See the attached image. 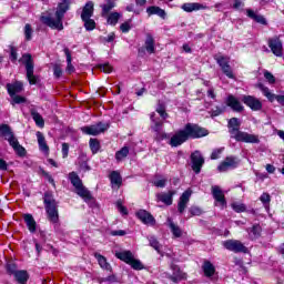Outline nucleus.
<instances>
[{"label":"nucleus","instance_id":"nucleus-16","mask_svg":"<svg viewBox=\"0 0 284 284\" xmlns=\"http://www.w3.org/2000/svg\"><path fill=\"white\" fill-rule=\"evenodd\" d=\"M172 275H169L170 281L173 283H181V281L187 280V273H184L181 271V268L178 265L172 264L171 265Z\"/></svg>","mask_w":284,"mask_h":284},{"label":"nucleus","instance_id":"nucleus-18","mask_svg":"<svg viewBox=\"0 0 284 284\" xmlns=\"http://www.w3.org/2000/svg\"><path fill=\"white\" fill-rule=\"evenodd\" d=\"M268 48L275 57H283V42L278 38L268 40Z\"/></svg>","mask_w":284,"mask_h":284},{"label":"nucleus","instance_id":"nucleus-25","mask_svg":"<svg viewBox=\"0 0 284 284\" xmlns=\"http://www.w3.org/2000/svg\"><path fill=\"white\" fill-rule=\"evenodd\" d=\"M174 194H176L175 191H169L168 193H158L156 199L158 201H161V203H164V205H172Z\"/></svg>","mask_w":284,"mask_h":284},{"label":"nucleus","instance_id":"nucleus-30","mask_svg":"<svg viewBox=\"0 0 284 284\" xmlns=\"http://www.w3.org/2000/svg\"><path fill=\"white\" fill-rule=\"evenodd\" d=\"M12 276H14L16 281L20 284L28 283V278H30L27 271H12Z\"/></svg>","mask_w":284,"mask_h":284},{"label":"nucleus","instance_id":"nucleus-50","mask_svg":"<svg viewBox=\"0 0 284 284\" xmlns=\"http://www.w3.org/2000/svg\"><path fill=\"white\" fill-rule=\"evenodd\" d=\"M155 112H158V114L161 116V119H163V120H165V119H168V112H165V106L163 105V104H160L158 108H156V110H155Z\"/></svg>","mask_w":284,"mask_h":284},{"label":"nucleus","instance_id":"nucleus-17","mask_svg":"<svg viewBox=\"0 0 284 284\" xmlns=\"http://www.w3.org/2000/svg\"><path fill=\"white\" fill-rule=\"evenodd\" d=\"M191 196H192V189H187L180 196V200L178 203V212H180V214H183L185 212V209L187 207V204L190 203Z\"/></svg>","mask_w":284,"mask_h":284},{"label":"nucleus","instance_id":"nucleus-19","mask_svg":"<svg viewBox=\"0 0 284 284\" xmlns=\"http://www.w3.org/2000/svg\"><path fill=\"white\" fill-rule=\"evenodd\" d=\"M44 203L50 222L57 223L59 221V211H57V205H54V202H50L48 200H44Z\"/></svg>","mask_w":284,"mask_h":284},{"label":"nucleus","instance_id":"nucleus-8","mask_svg":"<svg viewBox=\"0 0 284 284\" xmlns=\"http://www.w3.org/2000/svg\"><path fill=\"white\" fill-rule=\"evenodd\" d=\"M216 63L220 65L223 74L227 77V79H235L234 71H232V67H230V58L225 55H215L214 57Z\"/></svg>","mask_w":284,"mask_h":284},{"label":"nucleus","instance_id":"nucleus-13","mask_svg":"<svg viewBox=\"0 0 284 284\" xmlns=\"http://www.w3.org/2000/svg\"><path fill=\"white\" fill-rule=\"evenodd\" d=\"M191 163L192 170L195 172V174H200L201 169L203 168V163H205V160L203 159V155H201V152L195 151L192 153Z\"/></svg>","mask_w":284,"mask_h":284},{"label":"nucleus","instance_id":"nucleus-38","mask_svg":"<svg viewBox=\"0 0 284 284\" xmlns=\"http://www.w3.org/2000/svg\"><path fill=\"white\" fill-rule=\"evenodd\" d=\"M247 232H248L250 239L254 241L255 239H258V236H261V232H262L261 225L255 224L252 226L251 230H247Z\"/></svg>","mask_w":284,"mask_h":284},{"label":"nucleus","instance_id":"nucleus-5","mask_svg":"<svg viewBox=\"0 0 284 284\" xmlns=\"http://www.w3.org/2000/svg\"><path fill=\"white\" fill-rule=\"evenodd\" d=\"M115 256L120 261H123V263H126V265H130L132 267V270L141 271L144 268L141 260L136 258L134 256V253H132L131 251L116 252Z\"/></svg>","mask_w":284,"mask_h":284},{"label":"nucleus","instance_id":"nucleus-56","mask_svg":"<svg viewBox=\"0 0 284 284\" xmlns=\"http://www.w3.org/2000/svg\"><path fill=\"white\" fill-rule=\"evenodd\" d=\"M70 152V145L68 143H62V158L68 159Z\"/></svg>","mask_w":284,"mask_h":284},{"label":"nucleus","instance_id":"nucleus-35","mask_svg":"<svg viewBox=\"0 0 284 284\" xmlns=\"http://www.w3.org/2000/svg\"><path fill=\"white\" fill-rule=\"evenodd\" d=\"M128 154H130V149L128 146L122 148L115 153V161H118V163L125 161V159H128Z\"/></svg>","mask_w":284,"mask_h":284},{"label":"nucleus","instance_id":"nucleus-48","mask_svg":"<svg viewBox=\"0 0 284 284\" xmlns=\"http://www.w3.org/2000/svg\"><path fill=\"white\" fill-rule=\"evenodd\" d=\"M82 21L84 22L85 30H94V28H97V22H94V20L91 18Z\"/></svg>","mask_w":284,"mask_h":284},{"label":"nucleus","instance_id":"nucleus-10","mask_svg":"<svg viewBox=\"0 0 284 284\" xmlns=\"http://www.w3.org/2000/svg\"><path fill=\"white\" fill-rule=\"evenodd\" d=\"M151 130L155 132L158 139H165V132H163V120L156 115L155 112L151 113Z\"/></svg>","mask_w":284,"mask_h":284},{"label":"nucleus","instance_id":"nucleus-40","mask_svg":"<svg viewBox=\"0 0 284 284\" xmlns=\"http://www.w3.org/2000/svg\"><path fill=\"white\" fill-rule=\"evenodd\" d=\"M149 243H150V246L153 247V250H155V252H158V254L163 256V251H161V244L159 243V240H156V237L150 236Z\"/></svg>","mask_w":284,"mask_h":284},{"label":"nucleus","instance_id":"nucleus-24","mask_svg":"<svg viewBox=\"0 0 284 284\" xmlns=\"http://www.w3.org/2000/svg\"><path fill=\"white\" fill-rule=\"evenodd\" d=\"M226 105L233 110V112H243V105L239 101V99L234 98V95H229L226 99Z\"/></svg>","mask_w":284,"mask_h":284},{"label":"nucleus","instance_id":"nucleus-6","mask_svg":"<svg viewBox=\"0 0 284 284\" xmlns=\"http://www.w3.org/2000/svg\"><path fill=\"white\" fill-rule=\"evenodd\" d=\"M21 63L26 65L27 79L31 85L37 83V77H34V63L32 62V55L23 54L21 58Z\"/></svg>","mask_w":284,"mask_h":284},{"label":"nucleus","instance_id":"nucleus-22","mask_svg":"<svg viewBox=\"0 0 284 284\" xmlns=\"http://www.w3.org/2000/svg\"><path fill=\"white\" fill-rule=\"evenodd\" d=\"M184 12H197L199 10H207V7L199 2H186L181 6Z\"/></svg>","mask_w":284,"mask_h":284},{"label":"nucleus","instance_id":"nucleus-49","mask_svg":"<svg viewBox=\"0 0 284 284\" xmlns=\"http://www.w3.org/2000/svg\"><path fill=\"white\" fill-rule=\"evenodd\" d=\"M11 105H19L21 103H26V98L21 97V95H11Z\"/></svg>","mask_w":284,"mask_h":284},{"label":"nucleus","instance_id":"nucleus-1","mask_svg":"<svg viewBox=\"0 0 284 284\" xmlns=\"http://www.w3.org/2000/svg\"><path fill=\"white\" fill-rule=\"evenodd\" d=\"M71 4L72 0H61L55 9V18H52V16L47 12L42 13L40 21L52 30H63V17H65V12L70 10Z\"/></svg>","mask_w":284,"mask_h":284},{"label":"nucleus","instance_id":"nucleus-52","mask_svg":"<svg viewBox=\"0 0 284 284\" xmlns=\"http://www.w3.org/2000/svg\"><path fill=\"white\" fill-rule=\"evenodd\" d=\"M116 209L122 214V216H128V207L123 206V203L121 201L116 202Z\"/></svg>","mask_w":284,"mask_h":284},{"label":"nucleus","instance_id":"nucleus-32","mask_svg":"<svg viewBox=\"0 0 284 284\" xmlns=\"http://www.w3.org/2000/svg\"><path fill=\"white\" fill-rule=\"evenodd\" d=\"M146 13L149 14V17H152V14H156L161 19H165V10L161 9L160 7H149L146 9Z\"/></svg>","mask_w":284,"mask_h":284},{"label":"nucleus","instance_id":"nucleus-12","mask_svg":"<svg viewBox=\"0 0 284 284\" xmlns=\"http://www.w3.org/2000/svg\"><path fill=\"white\" fill-rule=\"evenodd\" d=\"M241 164V160L235 156H227L219 166V172H227V170H234Z\"/></svg>","mask_w":284,"mask_h":284},{"label":"nucleus","instance_id":"nucleus-60","mask_svg":"<svg viewBox=\"0 0 284 284\" xmlns=\"http://www.w3.org/2000/svg\"><path fill=\"white\" fill-rule=\"evenodd\" d=\"M253 20L256 21L257 23H262V26H265V23H267L265 18L263 16H258V14H256Z\"/></svg>","mask_w":284,"mask_h":284},{"label":"nucleus","instance_id":"nucleus-31","mask_svg":"<svg viewBox=\"0 0 284 284\" xmlns=\"http://www.w3.org/2000/svg\"><path fill=\"white\" fill-rule=\"evenodd\" d=\"M94 257L97 258V261L102 270H105L106 272H112V266L110 265V263H108V260L105 258V256H103L99 253H95Z\"/></svg>","mask_w":284,"mask_h":284},{"label":"nucleus","instance_id":"nucleus-33","mask_svg":"<svg viewBox=\"0 0 284 284\" xmlns=\"http://www.w3.org/2000/svg\"><path fill=\"white\" fill-rule=\"evenodd\" d=\"M31 116H32L36 125H38V128H44L45 121L43 120V116H41L40 113L37 112V110L31 109Z\"/></svg>","mask_w":284,"mask_h":284},{"label":"nucleus","instance_id":"nucleus-61","mask_svg":"<svg viewBox=\"0 0 284 284\" xmlns=\"http://www.w3.org/2000/svg\"><path fill=\"white\" fill-rule=\"evenodd\" d=\"M111 236H125V231L123 230L111 231Z\"/></svg>","mask_w":284,"mask_h":284},{"label":"nucleus","instance_id":"nucleus-64","mask_svg":"<svg viewBox=\"0 0 284 284\" xmlns=\"http://www.w3.org/2000/svg\"><path fill=\"white\" fill-rule=\"evenodd\" d=\"M274 99L277 101V103L284 105V95H275Z\"/></svg>","mask_w":284,"mask_h":284},{"label":"nucleus","instance_id":"nucleus-7","mask_svg":"<svg viewBox=\"0 0 284 284\" xmlns=\"http://www.w3.org/2000/svg\"><path fill=\"white\" fill-rule=\"evenodd\" d=\"M109 128L110 124L100 122L97 124L82 126L81 132H83V134H89L90 136H97L99 134H103V132L108 131Z\"/></svg>","mask_w":284,"mask_h":284},{"label":"nucleus","instance_id":"nucleus-46","mask_svg":"<svg viewBox=\"0 0 284 284\" xmlns=\"http://www.w3.org/2000/svg\"><path fill=\"white\" fill-rule=\"evenodd\" d=\"M153 185H155V187H165V185H168V180L166 178H156L154 181H153Z\"/></svg>","mask_w":284,"mask_h":284},{"label":"nucleus","instance_id":"nucleus-44","mask_svg":"<svg viewBox=\"0 0 284 284\" xmlns=\"http://www.w3.org/2000/svg\"><path fill=\"white\" fill-rule=\"evenodd\" d=\"M258 88L263 92L264 97L268 99V101H274L276 95L270 92V89H267V87H264L263 84H258Z\"/></svg>","mask_w":284,"mask_h":284},{"label":"nucleus","instance_id":"nucleus-39","mask_svg":"<svg viewBox=\"0 0 284 284\" xmlns=\"http://www.w3.org/2000/svg\"><path fill=\"white\" fill-rule=\"evenodd\" d=\"M145 50L149 54H154V38H152V36H148L146 40H145Z\"/></svg>","mask_w":284,"mask_h":284},{"label":"nucleus","instance_id":"nucleus-45","mask_svg":"<svg viewBox=\"0 0 284 284\" xmlns=\"http://www.w3.org/2000/svg\"><path fill=\"white\" fill-rule=\"evenodd\" d=\"M89 143H90V149L93 154H97V152H99V150H101V143H99V140L91 139Z\"/></svg>","mask_w":284,"mask_h":284},{"label":"nucleus","instance_id":"nucleus-58","mask_svg":"<svg viewBox=\"0 0 284 284\" xmlns=\"http://www.w3.org/2000/svg\"><path fill=\"white\" fill-rule=\"evenodd\" d=\"M264 78L266 79V81H268V83H276V79L274 78V75L268 72V71H265L264 72Z\"/></svg>","mask_w":284,"mask_h":284},{"label":"nucleus","instance_id":"nucleus-14","mask_svg":"<svg viewBox=\"0 0 284 284\" xmlns=\"http://www.w3.org/2000/svg\"><path fill=\"white\" fill-rule=\"evenodd\" d=\"M187 133H185V129L176 131L175 134L170 140L171 148H179V145H183L185 141H187Z\"/></svg>","mask_w":284,"mask_h":284},{"label":"nucleus","instance_id":"nucleus-63","mask_svg":"<svg viewBox=\"0 0 284 284\" xmlns=\"http://www.w3.org/2000/svg\"><path fill=\"white\" fill-rule=\"evenodd\" d=\"M0 170L6 171L8 170V162L6 160L0 159Z\"/></svg>","mask_w":284,"mask_h":284},{"label":"nucleus","instance_id":"nucleus-42","mask_svg":"<svg viewBox=\"0 0 284 284\" xmlns=\"http://www.w3.org/2000/svg\"><path fill=\"white\" fill-rule=\"evenodd\" d=\"M110 181H111L112 185H116L118 187H120V185L122 183L121 174H119V172H116V171H113L110 174Z\"/></svg>","mask_w":284,"mask_h":284},{"label":"nucleus","instance_id":"nucleus-37","mask_svg":"<svg viewBox=\"0 0 284 284\" xmlns=\"http://www.w3.org/2000/svg\"><path fill=\"white\" fill-rule=\"evenodd\" d=\"M64 54L67 57V72L72 74L74 72V65H72V54L70 53V49H64Z\"/></svg>","mask_w":284,"mask_h":284},{"label":"nucleus","instance_id":"nucleus-43","mask_svg":"<svg viewBox=\"0 0 284 284\" xmlns=\"http://www.w3.org/2000/svg\"><path fill=\"white\" fill-rule=\"evenodd\" d=\"M260 201L261 203H263L265 210H270V203L272 202V196L270 195V193H263L260 196Z\"/></svg>","mask_w":284,"mask_h":284},{"label":"nucleus","instance_id":"nucleus-59","mask_svg":"<svg viewBox=\"0 0 284 284\" xmlns=\"http://www.w3.org/2000/svg\"><path fill=\"white\" fill-rule=\"evenodd\" d=\"M223 152V149H217V150H214L211 154V159L213 161H215V159H219V156H221V153Z\"/></svg>","mask_w":284,"mask_h":284},{"label":"nucleus","instance_id":"nucleus-3","mask_svg":"<svg viewBox=\"0 0 284 284\" xmlns=\"http://www.w3.org/2000/svg\"><path fill=\"white\" fill-rule=\"evenodd\" d=\"M69 180L75 190V194L82 197L84 203H94V197H92V193H90V191L83 186V182H81V179L79 178V175H77V173H70Z\"/></svg>","mask_w":284,"mask_h":284},{"label":"nucleus","instance_id":"nucleus-36","mask_svg":"<svg viewBox=\"0 0 284 284\" xmlns=\"http://www.w3.org/2000/svg\"><path fill=\"white\" fill-rule=\"evenodd\" d=\"M106 3L101 4L102 8V17H108V14L110 13V10H112L113 8H115L116 3L114 2V0H105Z\"/></svg>","mask_w":284,"mask_h":284},{"label":"nucleus","instance_id":"nucleus-28","mask_svg":"<svg viewBox=\"0 0 284 284\" xmlns=\"http://www.w3.org/2000/svg\"><path fill=\"white\" fill-rule=\"evenodd\" d=\"M23 220L27 224L29 232H31V234H34V232H37V221H34L32 214H24Z\"/></svg>","mask_w":284,"mask_h":284},{"label":"nucleus","instance_id":"nucleus-23","mask_svg":"<svg viewBox=\"0 0 284 284\" xmlns=\"http://www.w3.org/2000/svg\"><path fill=\"white\" fill-rule=\"evenodd\" d=\"M36 136L38 139L40 152H43V154H50V146H48V142L45 141V136L43 135V133H41V131H38L36 133Z\"/></svg>","mask_w":284,"mask_h":284},{"label":"nucleus","instance_id":"nucleus-29","mask_svg":"<svg viewBox=\"0 0 284 284\" xmlns=\"http://www.w3.org/2000/svg\"><path fill=\"white\" fill-rule=\"evenodd\" d=\"M7 90L10 97H14L16 94H19V92H22L23 90V83L21 82H14L13 84H7Z\"/></svg>","mask_w":284,"mask_h":284},{"label":"nucleus","instance_id":"nucleus-57","mask_svg":"<svg viewBox=\"0 0 284 284\" xmlns=\"http://www.w3.org/2000/svg\"><path fill=\"white\" fill-rule=\"evenodd\" d=\"M100 70L101 72H105V74H110V72H112V65H110L109 63L101 64Z\"/></svg>","mask_w":284,"mask_h":284},{"label":"nucleus","instance_id":"nucleus-55","mask_svg":"<svg viewBox=\"0 0 284 284\" xmlns=\"http://www.w3.org/2000/svg\"><path fill=\"white\" fill-rule=\"evenodd\" d=\"M121 32H130L132 30V24H130V21H126L120 26Z\"/></svg>","mask_w":284,"mask_h":284},{"label":"nucleus","instance_id":"nucleus-62","mask_svg":"<svg viewBox=\"0 0 284 284\" xmlns=\"http://www.w3.org/2000/svg\"><path fill=\"white\" fill-rule=\"evenodd\" d=\"M11 61H17V49L14 47H11V54H10Z\"/></svg>","mask_w":284,"mask_h":284},{"label":"nucleus","instance_id":"nucleus-2","mask_svg":"<svg viewBox=\"0 0 284 284\" xmlns=\"http://www.w3.org/2000/svg\"><path fill=\"white\" fill-rule=\"evenodd\" d=\"M229 128L233 139L242 141L243 143H258V135L250 134L247 132L239 131L241 128V120L232 118L229 121Z\"/></svg>","mask_w":284,"mask_h":284},{"label":"nucleus","instance_id":"nucleus-51","mask_svg":"<svg viewBox=\"0 0 284 284\" xmlns=\"http://www.w3.org/2000/svg\"><path fill=\"white\" fill-rule=\"evenodd\" d=\"M32 27L30 24L24 26V37L27 41H30L32 39Z\"/></svg>","mask_w":284,"mask_h":284},{"label":"nucleus","instance_id":"nucleus-15","mask_svg":"<svg viewBox=\"0 0 284 284\" xmlns=\"http://www.w3.org/2000/svg\"><path fill=\"white\" fill-rule=\"evenodd\" d=\"M242 101L245 105H247V108L252 109L253 112H258V110L263 109V103L261 102V100L252 95H244Z\"/></svg>","mask_w":284,"mask_h":284},{"label":"nucleus","instance_id":"nucleus-54","mask_svg":"<svg viewBox=\"0 0 284 284\" xmlns=\"http://www.w3.org/2000/svg\"><path fill=\"white\" fill-rule=\"evenodd\" d=\"M190 212L192 216H201L203 214V210L199 206H191Z\"/></svg>","mask_w":284,"mask_h":284},{"label":"nucleus","instance_id":"nucleus-34","mask_svg":"<svg viewBox=\"0 0 284 284\" xmlns=\"http://www.w3.org/2000/svg\"><path fill=\"white\" fill-rule=\"evenodd\" d=\"M168 223H169V227H170L173 236H175L176 239L183 236V231L181 230V227H179V225L174 224V222H172L171 219H168Z\"/></svg>","mask_w":284,"mask_h":284},{"label":"nucleus","instance_id":"nucleus-20","mask_svg":"<svg viewBox=\"0 0 284 284\" xmlns=\"http://www.w3.org/2000/svg\"><path fill=\"white\" fill-rule=\"evenodd\" d=\"M212 194L215 200V205H219V207H225L227 205V202L225 201V194H223V191L219 186H212Z\"/></svg>","mask_w":284,"mask_h":284},{"label":"nucleus","instance_id":"nucleus-4","mask_svg":"<svg viewBox=\"0 0 284 284\" xmlns=\"http://www.w3.org/2000/svg\"><path fill=\"white\" fill-rule=\"evenodd\" d=\"M0 133L2 134V136L6 138L7 141H9V145L13 148L14 152H17L19 156H26V148L19 144V140L14 138V133H12V129H10V125L1 124Z\"/></svg>","mask_w":284,"mask_h":284},{"label":"nucleus","instance_id":"nucleus-47","mask_svg":"<svg viewBox=\"0 0 284 284\" xmlns=\"http://www.w3.org/2000/svg\"><path fill=\"white\" fill-rule=\"evenodd\" d=\"M232 210H234V212H245L246 207L245 204L241 203V202H233L231 204Z\"/></svg>","mask_w":284,"mask_h":284},{"label":"nucleus","instance_id":"nucleus-26","mask_svg":"<svg viewBox=\"0 0 284 284\" xmlns=\"http://www.w3.org/2000/svg\"><path fill=\"white\" fill-rule=\"evenodd\" d=\"M92 14H94V3L89 1L82 9L81 19L82 21L92 19Z\"/></svg>","mask_w":284,"mask_h":284},{"label":"nucleus","instance_id":"nucleus-53","mask_svg":"<svg viewBox=\"0 0 284 284\" xmlns=\"http://www.w3.org/2000/svg\"><path fill=\"white\" fill-rule=\"evenodd\" d=\"M225 112V106H216L211 111V116H220V114H223Z\"/></svg>","mask_w":284,"mask_h":284},{"label":"nucleus","instance_id":"nucleus-9","mask_svg":"<svg viewBox=\"0 0 284 284\" xmlns=\"http://www.w3.org/2000/svg\"><path fill=\"white\" fill-rule=\"evenodd\" d=\"M187 139H201V136H207V130L196 125V124H186L184 128Z\"/></svg>","mask_w":284,"mask_h":284},{"label":"nucleus","instance_id":"nucleus-11","mask_svg":"<svg viewBox=\"0 0 284 284\" xmlns=\"http://www.w3.org/2000/svg\"><path fill=\"white\" fill-rule=\"evenodd\" d=\"M222 245L225 247V250H229V252H234L235 254L243 253L246 254L247 247L244 246V244L239 240H227L222 243Z\"/></svg>","mask_w":284,"mask_h":284},{"label":"nucleus","instance_id":"nucleus-21","mask_svg":"<svg viewBox=\"0 0 284 284\" xmlns=\"http://www.w3.org/2000/svg\"><path fill=\"white\" fill-rule=\"evenodd\" d=\"M136 216L140 221H142L144 223V225H155L156 224V220L154 219V216H152V214H150V212H148L145 210L138 211Z\"/></svg>","mask_w":284,"mask_h":284},{"label":"nucleus","instance_id":"nucleus-41","mask_svg":"<svg viewBox=\"0 0 284 284\" xmlns=\"http://www.w3.org/2000/svg\"><path fill=\"white\" fill-rule=\"evenodd\" d=\"M119 19H121V13L119 12H112L106 17L109 26H116L119 23Z\"/></svg>","mask_w":284,"mask_h":284},{"label":"nucleus","instance_id":"nucleus-27","mask_svg":"<svg viewBox=\"0 0 284 284\" xmlns=\"http://www.w3.org/2000/svg\"><path fill=\"white\" fill-rule=\"evenodd\" d=\"M202 270H203L204 276H206V278H212V276H214V274H216V267L210 261H205L203 263Z\"/></svg>","mask_w":284,"mask_h":284}]
</instances>
